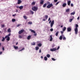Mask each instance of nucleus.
<instances>
[{
	"label": "nucleus",
	"instance_id": "f257e3e1",
	"mask_svg": "<svg viewBox=\"0 0 80 80\" xmlns=\"http://www.w3.org/2000/svg\"><path fill=\"white\" fill-rule=\"evenodd\" d=\"M78 25L77 24L75 25V28L74 29V31L75 34H78Z\"/></svg>",
	"mask_w": 80,
	"mask_h": 80
},
{
	"label": "nucleus",
	"instance_id": "f03ea898",
	"mask_svg": "<svg viewBox=\"0 0 80 80\" xmlns=\"http://www.w3.org/2000/svg\"><path fill=\"white\" fill-rule=\"evenodd\" d=\"M59 48H60V47L58 46L57 49L56 48H54L51 49L50 50L51 51V52H54V51H55V50H58Z\"/></svg>",
	"mask_w": 80,
	"mask_h": 80
},
{
	"label": "nucleus",
	"instance_id": "7ed1b4c3",
	"mask_svg": "<svg viewBox=\"0 0 80 80\" xmlns=\"http://www.w3.org/2000/svg\"><path fill=\"white\" fill-rule=\"evenodd\" d=\"M32 10L33 11L36 12V11H37L38 10V8L37 7L34 6L32 8Z\"/></svg>",
	"mask_w": 80,
	"mask_h": 80
},
{
	"label": "nucleus",
	"instance_id": "20e7f679",
	"mask_svg": "<svg viewBox=\"0 0 80 80\" xmlns=\"http://www.w3.org/2000/svg\"><path fill=\"white\" fill-rule=\"evenodd\" d=\"M54 24V20H52L50 24L51 28H52V27Z\"/></svg>",
	"mask_w": 80,
	"mask_h": 80
},
{
	"label": "nucleus",
	"instance_id": "39448f33",
	"mask_svg": "<svg viewBox=\"0 0 80 80\" xmlns=\"http://www.w3.org/2000/svg\"><path fill=\"white\" fill-rule=\"evenodd\" d=\"M52 6H53V4L51 3L49 4L47 6V8H50V7H52Z\"/></svg>",
	"mask_w": 80,
	"mask_h": 80
},
{
	"label": "nucleus",
	"instance_id": "423d86ee",
	"mask_svg": "<svg viewBox=\"0 0 80 80\" xmlns=\"http://www.w3.org/2000/svg\"><path fill=\"white\" fill-rule=\"evenodd\" d=\"M49 38L50 39L49 40L50 41V42H52V41L53 40V38H52V35L50 36Z\"/></svg>",
	"mask_w": 80,
	"mask_h": 80
},
{
	"label": "nucleus",
	"instance_id": "0eeeda50",
	"mask_svg": "<svg viewBox=\"0 0 80 80\" xmlns=\"http://www.w3.org/2000/svg\"><path fill=\"white\" fill-rule=\"evenodd\" d=\"M24 32V30H21L20 31H19L18 32V34H21V33H22L23 32Z\"/></svg>",
	"mask_w": 80,
	"mask_h": 80
},
{
	"label": "nucleus",
	"instance_id": "6e6552de",
	"mask_svg": "<svg viewBox=\"0 0 80 80\" xmlns=\"http://www.w3.org/2000/svg\"><path fill=\"white\" fill-rule=\"evenodd\" d=\"M11 35V34L9 33L8 35H7L5 37V38H7L8 37H9Z\"/></svg>",
	"mask_w": 80,
	"mask_h": 80
},
{
	"label": "nucleus",
	"instance_id": "1a4fd4ad",
	"mask_svg": "<svg viewBox=\"0 0 80 80\" xmlns=\"http://www.w3.org/2000/svg\"><path fill=\"white\" fill-rule=\"evenodd\" d=\"M72 30V28H67L68 32H70Z\"/></svg>",
	"mask_w": 80,
	"mask_h": 80
},
{
	"label": "nucleus",
	"instance_id": "9d476101",
	"mask_svg": "<svg viewBox=\"0 0 80 80\" xmlns=\"http://www.w3.org/2000/svg\"><path fill=\"white\" fill-rule=\"evenodd\" d=\"M22 3V1L21 0H18V4H20Z\"/></svg>",
	"mask_w": 80,
	"mask_h": 80
},
{
	"label": "nucleus",
	"instance_id": "9b49d317",
	"mask_svg": "<svg viewBox=\"0 0 80 80\" xmlns=\"http://www.w3.org/2000/svg\"><path fill=\"white\" fill-rule=\"evenodd\" d=\"M43 3H44V1L43 0H41V1L40 2V4L42 5L43 4Z\"/></svg>",
	"mask_w": 80,
	"mask_h": 80
},
{
	"label": "nucleus",
	"instance_id": "f8f14e48",
	"mask_svg": "<svg viewBox=\"0 0 80 80\" xmlns=\"http://www.w3.org/2000/svg\"><path fill=\"white\" fill-rule=\"evenodd\" d=\"M71 3V1H68V5L69 6H70Z\"/></svg>",
	"mask_w": 80,
	"mask_h": 80
},
{
	"label": "nucleus",
	"instance_id": "ddd939ff",
	"mask_svg": "<svg viewBox=\"0 0 80 80\" xmlns=\"http://www.w3.org/2000/svg\"><path fill=\"white\" fill-rule=\"evenodd\" d=\"M30 31L31 32H32V33H35V31L33 30H32L31 29H30Z\"/></svg>",
	"mask_w": 80,
	"mask_h": 80
},
{
	"label": "nucleus",
	"instance_id": "4468645a",
	"mask_svg": "<svg viewBox=\"0 0 80 80\" xmlns=\"http://www.w3.org/2000/svg\"><path fill=\"white\" fill-rule=\"evenodd\" d=\"M63 38V36H62V35L61 36H60V37H59V39L61 40H62Z\"/></svg>",
	"mask_w": 80,
	"mask_h": 80
},
{
	"label": "nucleus",
	"instance_id": "2eb2a0df",
	"mask_svg": "<svg viewBox=\"0 0 80 80\" xmlns=\"http://www.w3.org/2000/svg\"><path fill=\"white\" fill-rule=\"evenodd\" d=\"M62 36H63L62 37H63V40H66V38H65V36H64V35H63V34H62Z\"/></svg>",
	"mask_w": 80,
	"mask_h": 80
},
{
	"label": "nucleus",
	"instance_id": "dca6fc26",
	"mask_svg": "<svg viewBox=\"0 0 80 80\" xmlns=\"http://www.w3.org/2000/svg\"><path fill=\"white\" fill-rule=\"evenodd\" d=\"M13 48L16 50H17L18 48V46H13Z\"/></svg>",
	"mask_w": 80,
	"mask_h": 80
},
{
	"label": "nucleus",
	"instance_id": "f3484780",
	"mask_svg": "<svg viewBox=\"0 0 80 80\" xmlns=\"http://www.w3.org/2000/svg\"><path fill=\"white\" fill-rule=\"evenodd\" d=\"M66 5H67V3H64L62 4V6L63 7H65L66 6Z\"/></svg>",
	"mask_w": 80,
	"mask_h": 80
},
{
	"label": "nucleus",
	"instance_id": "a211bd4d",
	"mask_svg": "<svg viewBox=\"0 0 80 80\" xmlns=\"http://www.w3.org/2000/svg\"><path fill=\"white\" fill-rule=\"evenodd\" d=\"M72 18H73L71 19H69V22H72V20H73V18H74V17H72Z\"/></svg>",
	"mask_w": 80,
	"mask_h": 80
},
{
	"label": "nucleus",
	"instance_id": "6ab92c4d",
	"mask_svg": "<svg viewBox=\"0 0 80 80\" xmlns=\"http://www.w3.org/2000/svg\"><path fill=\"white\" fill-rule=\"evenodd\" d=\"M58 33H59V32L57 31L56 33V35L57 37L58 36Z\"/></svg>",
	"mask_w": 80,
	"mask_h": 80
},
{
	"label": "nucleus",
	"instance_id": "aec40b11",
	"mask_svg": "<svg viewBox=\"0 0 80 80\" xmlns=\"http://www.w3.org/2000/svg\"><path fill=\"white\" fill-rule=\"evenodd\" d=\"M46 6H47V3H46L43 5V8H45V7H46Z\"/></svg>",
	"mask_w": 80,
	"mask_h": 80
},
{
	"label": "nucleus",
	"instance_id": "412c9836",
	"mask_svg": "<svg viewBox=\"0 0 80 80\" xmlns=\"http://www.w3.org/2000/svg\"><path fill=\"white\" fill-rule=\"evenodd\" d=\"M75 12L74 11L73 12L71 13V15H75Z\"/></svg>",
	"mask_w": 80,
	"mask_h": 80
},
{
	"label": "nucleus",
	"instance_id": "4be33fe9",
	"mask_svg": "<svg viewBox=\"0 0 80 80\" xmlns=\"http://www.w3.org/2000/svg\"><path fill=\"white\" fill-rule=\"evenodd\" d=\"M69 11H70V9L68 8L66 10V12H69Z\"/></svg>",
	"mask_w": 80,
	"mask_h": 80
},
{
	"label": "nucleus",
	"instance_id": "5701e85b",
	"mask_svg": "<svg viewBox=\"0 0 80 80\" xmlns=\"http://www.w3.org/2000/svg\"><path fill=\"white\" fill-rule=\"evenodd\" d=\"M44 60H45V61H47V59H48V58H47V57H45L44 58Z\"/></svg>",
	"mask_w": 80,
	"mask_h": 80
},
{
	"label": "nucleus",
	"instance_id": "b1692460",
	"mask_svg": "<svg viewBox=\"0 0 80 80\" xmlns=\"http://www.w3.org/2000/svg\"><path fill=\"white\" fill-rule=\"evenodd\" d=\"M30 38H31V36L30 35L28 36L27 38L28 40H29V39H30Z\"/></svg>",
	"mask_w": 80,
	"mask_h": 80
},
{
	"label": "nucleus",
	"instance_id": "393cba45",
	"mask_svg": "<svg viewBox=\"0 0 80 80\" xmlns=\"http://www.w3.org/2000/svg\"><path fill=\"white\" fill-rule=\"evenodd\" d=\"M30 12L31 13V14H32V15L33 14V13H34V12H33L32 10L30 11Z\"/></svg>",
	"mask_w": 80,
	"mask_h": 80
},
{
	"label": "nucleus",
	"instance_id": "a878e982",
	"mask_svg": "<svg viewBox=\"0 0 80 80\" xmlns=\"http://www.w3.org/2000/svg\"><path fill=\"white\" fill-rule=\"evenodd\" d=\"M47 57L48 58H50V54H48L47 55Z\"/></svg>",
	"mask_w": 80,
	"mask_h": 80
},
{
	"label": "nucleus",
	"instance_id": "bb28decb",
	"mask_svg": "<svg viewBox=\"0 0 80 80\" xmlns=\"http://www.w3.org/2000/svg\"><path fill=\"white\" fill-rule=\"evenodd\" d=\"M38 47H41L42 44V43H40L38 44Z\"/></svg>",
	"mask_w": 80,
	"mask_h": 80
},
{
	"label": "nucleus",
	"instance_id": "cd10ccee",
	"mask_svg": "<svg viewBox=\"0 0 80 80\" xmlns=\"http://www.w3.org/2000/svg\"><path fill=\"white\" fill-rule=\"evenodd\" d=\"M66 27H64L63 28V29H62V30H63V32H64V31H65V30H66Z\"/></svg>",
	"mask_w": 80,
	"mask_h": 80
},
{
	"label": "nucleus",
	"instance_id": "c85d7f7f",
	"mask_svg": "<svg viewBox=\"0 0 80 80\" xmlns=\"http://www.w3.org/2000/svg\"><path fill=\"white\" fill-rule=\"evenodd\" d=\"M7 38L6 40L7 41H9L10 40V37H8Z\"/></svg>",
	"mask_w": 80,
	"mask_h": 80
},
{
	"label": "nucleus",
	"instance_id": "c756f323",
	"mask_svg": "<svg viewBox=\"0 0 80 80\" xmlns=\"http://www.w3.org/2000/svg\"><path fill=\"white\" fill-rule=\"evenodd\" d=\"M16 21V20H15V19H12V22H15Z\"/></svg>",
	"mask_w": 80,
	"mask_h": 80
},
{
	"label": "nucleus",
	"instance_id": "7c9ffc66",
	"mask_svg": "<svg viewBox=\"0 0 80 80\" xmlns=\"http://www.w3.org/2000/svg\"><path fill=\"white\" fill-rule=\"evenodd\" d=\"M23 6H21L19 7V9H20V10H21V9H22V8H23Z\"/></svg>",
	"mask_w": 80,
	"mask_h": 80
},
{
	"label": "nucleus",
	"instance_id": "2f4dec72",
	"mask_svg": "<svg viewBox=\"0 0 80 80\" xmlns=\"http://www.w3.org/2000/svg\"><path fill=\"white\" fill-rule=\"evenodd\" d=\"M36 50H38L39 49V48L38 47H35Z\"/></svg>",
	"mask_w": 80,
	"mask_h": 80
},
{
	"label": "nucleus",
	"instance_id": "473e14b6",
	"mask_svg": "<svg viewBox=\"0 0 80 80\" xmlns=\"http://www.w3.org/2000/svg\"><path fill=\"white\" fill-rule=\"evenodd\" d=\"M5 38H4V37H3L2 38V42H3V41H5Z\"/></svg>",
	"mask_w": 80,
	"mask_h": 80
},
{
	"label": "nucleus",
	"instance_id": "72a5a7b5",
	"mask_svg": "<svg viewBox=\"0 0 80 80\" xmlns=\"http://www.w3.org/2000/svg\"><path fill=\"white\" fill-rule=\"evenodd\" d=\"M8 32H11V30H10V28H9L8 30Z\"/></svg>",
	"mask_w": 80,
	"mask_h": 80
},
{
	"label": "nucleus",
	"instance_id": "f704fd0d",
	"mask_svg": "<svg viewBox=\"0 0 80 80\" xmlns=\"http://www.w3.org/2000/svg\"><path fill=\"white\" fill-rule=\"evenodd\" d=\"M25 50V48H23L21 50L19 51V52H21V51H23V50Z\"/></svg>",
	"mask_w": 80,
	"mask_h": 80
},
{
	"label": "nucleus",
	"instance_id": "c9c22d12",
	"mask_svg": "<svg viewBox=\"0 0 80 80\" xmlns=\"http://www.w3.org/2000/svg\"><path fill=\"white\" fill-rule=\"evenodd\" d=\"M31 45H35V42H32L31 43Z\"/></svg>",
	"mask_w": 80,
	"mask_h": 80
},
{
	"label": "nucleus",
	"instance_id": "e433bc0d",
	"mask_svg": "<svg viewBox=\"0 0 80 80\" xmlns=\"http://www.w3.org/2000/svg\"><path fill=\"white\" fill-rule=\"evenodd\" d=\"M23 18H24L26 20H27V18L25 16H23Z\"/></svg>",
	"mask_w": 80,
	"mask_h": 80
},
{
	"label": "nucleus",
	"instance_id": "4c0bfd02",
	"mask_svg": "<svg viewBox=\"0 0 80 80\" xmlns=\"http://www.w3.org/2000/svg\"><path fill=\"white\" fill-rule=\"evenodd\" d=\"M28 23L30 25H32V22H28Z\"/></svg>",
	"mask_w": 80,
	"mask_h": 80
},
{
	"label": "nucleus",
	"instance_id": "58836bf2",
	"mask_svg": "<svg viewBox=\"0 0 80 80\" xmlns=\"http://www.w3.org/2000/svg\"><path fill=\"white\" fill-rule=\"evenodd\" d=\"M35 2H32V5H35Z\"/></svg>",
	"mask_w": 80,
	"mask_h": 80
},
{
	"label": "nucleus",
	"instance_id": "ea45409f",
	"mask_svg": "<svg viewBox=\"0 0 80 80\" xmlns=\"http://www.w3.org/2000/svg\"><path fill=\"white\" fill-rule=\"evenodd\" d=\"M19 38H22V36L20 35H19Z\"/></svg>",
	"mask_w": 80,
	"mask_h": 80
},
{
	"label": "nucleus",
	"instance_id": "a19ab883",
	"mask_svg": "<svg viewBox=\"0 0 80 80\" xmlns=\"http://www.w3.org/2000/svg\"><path fill=\"white\" fill-rule=\"evenodd\" d=\"M50 31H51V32H53V28L50 29Z\"/></svg>",
	"mask_w": 80,
	"mask_h": 80
},
{
	"label": "nucleus",
	"instance_id": "79ce46f5",
	"mask_svg": "<svg viewBox=\"0 0 80 80\" xmlns=\"http://www.w3.org/2000/svg\"><path fill=\"white\" fill-rule=\"evenodd\" d=\"M45 18L47 20V18H48V15H46L45 16Z\"/></svg>",
	"mask_w": 80,
	"mask_h": 80
},
{
	"label": "nucleus",
	"instance_id": "37998d69",
	"mask_svg": "<svg viewBox=\"0 0 80 80\" xmlns=\"http://www.w3.org/2000/svg\"><path fill=\"white\" fill-rule=\"evenodd\" d=\"M52 60H53V61H55V58H52Z\"/></svg>",
	"mask_w": 80,
	"mask_h": 80
},
{
	"label": "nucleus",
	"instance_id": "c03bdc74",
	"mask_svg": "<svg viewBox=\"0 0 80 80\" xmlns=\"http://www.w3.org/2000/svg\"><path fill=\"white\" fill-rule=\"evenodd\" d=\"M59 3V2H58L55 4V5H57Z\"/></svg>",
	"mask_w": 80,
	"mask_h": 80
},
{
	"label": "nucleus",
	"instance_id": "a18cd8bd",
	"mask_svg": "<svg viewBox=\"0 0 80 80\" xmlns=\"http://www.w3.org/2000/svg\"><path fill=\"white\" fill-rule=\"evenodd\" d=\"M71 7H73V3H71Z\"/></svg>",
	"mask_w": 80,
	"mask_h": 80
},
{
	"label": "nucleus",
	"instance_id": "49530a36",
	"mask_svg": "<svg viewBox=\"0 0 80 80\" xmlns=\"http://www.w3.org/2000/svg\"><path fill=\"white\" fill-rule=\"evenodd\" d=\"M58 1V0H54V2H57Z\"/></svg>",
	"mask_w": 80,
	"mask_h": 80
},
{
	"label": "nucleus",
	"instance_id": "de8ad7c7",
	"mask_svg": "<svg viewBox=\"0 0 80 80\" xmlns=\"http://www.w3.org/2000/svg\"><path fill=\"white\" fill-rule=\"evenodd\" d=\"M63 31H61V34H63Z\"/></svg>",
	"mask_w": 80,
	"mask_h": 80
},
{
	"label": "nucleus",
	"instance_id": "09e8293b",
	"mask_svg": "<svg viewBox=\"0 0 80 80\" xmlns=\"http://www.w3.org/2000/svg\"><path fill=\"white\" fill-rule=\"evenodd\" d=\"M35 34H34L33 35L34 36H37V33H34Z\"/></svg>",
	"mask_w": 80,
	"mask_h": 80
},
{
	"label": "nucleus",
	"instance_id": "8fccbe9b",
	"mask_svg": "<svg viewBox=\"0 0 80 80\" xmlns=\"http://www.w3.org/2000/svg\"><path fill=\"white\" fill-rule=\"evenodd\" d=\"M21 25V24H18V25L17 26V27H19Z\"/></svg>",
	"mask_w": 80,
	"mask_h": 80
},
{
	"label": "nucleus",
	"instance_id": "3c124183",
	"mask_svg": "<svg viewBox=\"0 0 80 80\" xmlns=\"http://www.w3.org/2000/svg\"><path fill=\"white\" fill-rule=\"evenodd\" d=\"M1 26L2 27H5V26L4 25H1Z\"/></svg>",
	"mask_w": 80,
	"mask_h": 80
},
{
	"label": "nucleus",
	"instance_id": "603ef678",
	"mask_svg": "<svg viewBox=\"0 0 80 80\" xmlns=\"http://www.w3.org/2000/svg\"><path fill=\"white\" fill-rule=\"evenodd\" d=\"M41 49H40V50H39V53H41Z\"/></svg>",
	"mask_w": 80,
	"mask_h": 80
},
{
	"label": "nucleus",
	"instance_id": "864d4df0",
	"mask_svg": "<svg viewBox=\"0 0 80 80\" xmlns=\"http://www.w3.org/2000/svg\"><path fill=\"white\" fill-rule=\"evenodd\" d=\"M79 18H80V17L78 16L77 18V19L78 20H79Z\"/></svg>",
	"mask_w": 80,
	"mask_h": 80
},
{
	"label": "nucleus",
	"instance_id": "5fc2aeb1",
	"mask_svg": "<svg viewBox=\"0 0 80 80\" xmlns=\"http://www.w3.org/2000/svg\"><path fill=\"white\" fill-rule=\"evenodd\" d=\"M2 50L3 51H4V50H5V48H2Z\"/></svg>",
	"mask_w": 80,
	"mask_h": 80
},
{
	"label": "nucleus",
	"instance_id": "6e6d98bb",
	"mask_svg": "<svg viewBox=\"0 0 80 80\" xmlns=\"http://www.w3.org/2000/svg\"><path fill=\"white\" fill-rule=\"evenodd\" d=\"M12 16H13V17H15V16H16V14H14V15H12Z\"/></svg>",
	"mask_w": 80,
	"mask_h": 80
},
{
	"label": "nucleus",
	"instance_id": "4d7b16f0",
	"mask_svg": "<svg viewBox=\"0 0 80 80\" xmlns=\"http://www.w3.org/2000/svg\"><path fill=\"white\" fill-rule=\"evenodd\" d=\"M51 22H52V21L51 20H50L49 22V24H50V23H51Z\"/></svg>",
	"mask_w": 80,
	"mask_h": 80
},
{
	"label": "nucleus",
	"instance_id": "13d9d810",
	"mask_svg": "<svg viewBox=\"0 0 80 80\" xmlns=\"http://www.w3.org/2000/svg\"><path fill=\"white\" fill-rule=\"evenodd\" d=\"M50 18H49L48 19V21H50Z\"/></svg>",
	"mask_w": 80,
	"mask_h": 80
},
{
	"label": "nucleus",
	"instance_id": "bf43d9fd",
	"mask_svg": "<svg viewBox=\"0 0 80 80\" xmlns=\"http://www.w3.org/2000/svg\"><path fill=\"white\" fill-rule=\"evenodd\" d=\"M43 21H45V19H43Z\"/></svg>",
	"mask_w": 80,
	"mask_h": 80
},
{
	"label": "nucleus",
	"instance_id": "052dcab7",
	"mask_svg": "<svg viewBox=\"0 0 80 80\" xmlns=\"http://www.w3.org/2000/svg\"><path fill=\"white\" fill-rule=\"evenodd\" d=\"M41 58H43V56H41Z\"/></svg>",
	"mask_w": 80,
	"mask_h": 80
},
{
	"label": "nucleus",
	"instance_id": "680f3d73",
	"mask_svg": "<svg viewBox=\"0 0 80 80\" xmlns=\"http://www.w3.org/2000/svg\"><path fill=\"white\" fill-rule=\"evenodd\" d=\"M2 52H0V54H2Z\"/></svg>",
	"mask_w": 80,
	"mask_h": 80
},
{
	"label": "nucleus",
	"instance_id": "e2e57ef3",
	"mask_svg": "<svg viewBox=\"0 0 80 80\" xmlns=\"http://www.w3.org/2000/svg\"><path fill=\"white\" fill-rule=\"evenodd\" d=\"M16 12H18V10H16Z\"/></svg>",
	"mask_w": 80,
	"mask_h": 80
},
{
	"label": "nucleus",
	"instance_id": "0e129e2a",
	"mask_svg": "<svg viewBox=\"0 0 80 80\" xmlns=\"http://www.w3.org/2000/svg\"><path fill=\"white\" fill-rule=\"evenodd\" d=\"M61 27L62 28V27H63V26L62 25L61 26Z\"/></svg>",
	"mask_w": 80,
	"mask_h": 80
},
{
	"label": "nucleus",
	"instance_id": "69168bd1",
	"mask_svg": "<svg viewBox=\"0 0 80 80\" xmlns=\"http://www.w3.org/2000/svg\"><path fill=\"white\" fill-rule=\"evenodd\" d=\"M16 45H18V42H17L16 43Z\"/></svg>",
	"mask_w": 80,
	"mask_h": 80
},
{
	"label": "nucleus",
	"instance_id": "338daca9",
	"mask_svg": "<svg viewBox=\"0 0 80 80\" xmlns=\"http://www.w3.org/2000/svg\"><path fill=\"white\" fill-rule=\"evenodd\" d=\"M37 43H39V42H37Z\"/></svg>",
	"mask_w": 80,
	"mask_h": 80
},
{
	"label": "nucleus",
	"instance_id": "774afa93",
	"mask_svg": "<svg viewBox=\"0 0 80 80\" xmlns=\"http://www.w3.org/2000/svg\"><path fill=\"white\" fill-rule=\"evenodd\" d=\"M1 44H1V43H0V46H1Z\"/></svg>",
	"mask_w": 80,
	"mask_h": 80
}]
</instances>
